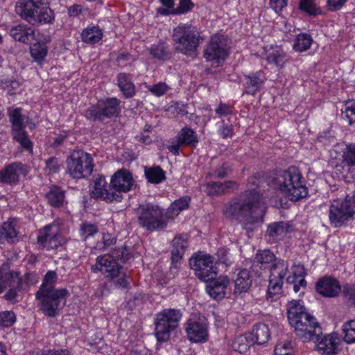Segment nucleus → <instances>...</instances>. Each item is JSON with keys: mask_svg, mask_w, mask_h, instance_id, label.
Segmentation results:
<instances>
[{"mask_svg": "<svg viewBox=\"0 0 355 355\" xmlns=\"http://www.w3.org/2000/svg\"><path fill=\"white\" fill-rule=\"evenodd\" d=\"M261 182L259 175L249 177L248 186H254L255 188H249L224 207V214L227 218H235L243 223V228L248 232L253 231V226L259 218L257 212L260 206V195L256 189Z\"/></svg>", "mask_w": 355, "mask_h": 355, "instance_id": "nucleus-1", "label": "nucleus"}, {"mask_svg": "<svg viewBox=\"0 0 355 355\" xmlns=\"http://www.w3.org/2000/svg\"><path fill=\"white\" fill-rule=\"evenodd\" d=\"M252 270L258 276L262 271L269 270L268 298L282 293L284 279L288 272L286 261L277 259L270 250H258L252 261Z\"/></svg>", "mask_w": 355, "mask_h": 355, "instance_id": "nucleus-2", "label": "nucleus"}, {"mask_svg": "<svg viewBox=\"0 0 355 355\" xmlns=\"http://www.w3.org/2000/svg\"><path fill=\"white\" fill-rule=\"evenodd\" d=\"M58 280L55 271H48L43 279L42 285L35 295L39 300L41 310L47 316L53 318L58 315L66 304L67 299L70 295L67 288L55 289Z\"/></svg>", "mask_w": 355, "mask_h": 355, "instance_id": "nucleus-3", "label": "nucleus"}, {"mask_svg": "<svg viewBox=\"0 0 355 355\" xmlns=\"http://www.w3.org/2000/svg\"><path fill=\"white\" fill-rule=\"evenodd\" d=\"M287 315L291 326L303 343L318 340L321 327L315 318L306 311L301 300H292L288 303Z\"/></svg>", "mask_w": 355, "mask_h": 355, "instance_id": "nucleus-4", "label": "nucleus"}, {"mask_svg": "<svg viewBox=\"0 0 355 355\" xmlns=\"http://www.w3.org/2000/svg\"><path fill=\"white\" fill-rule=\"evenodd\" d=\"M272 182L291 201H299L308 195L306 181L299 168L295 166H290L286 170L277 172Z\"/></svg>", "mask_w": 355, "mask_h": 355, "instance_id": "nucleus-5", "label": "nucleus"}, {"mask_svg": "<svg viewBox=\"0 0 355 355\" xmlns=\"http://www.w3.org/2000/svg\"><path fill=\"white\" fill-rule=\"evenodd\" d=\"M272 182L291 201H299L308 195L306 181L299 168L295 166H290L286 170L277 172Z\"/></svg>", "mask_w": 355, "mask_h": 355, "instance_id": "nucleus-6", "label": "nucleus"}, {"mask_svg": "<svg viewBox=\"0 0 355 355\" xmlns=\"http://www.w3.org/2000/svg\"><path fill=\"white\" fill-rule=\"evenodd\" d=\"M272 182L291 201H299L308 195L306 181L299 168L295 166H290L286 170L277 172Z\"/></svg>", "mask_w": 355, "mask_h": 355, "instance_id": "nucleus-7", "label": "nucleus"}, {"mask_svg": "<svg viewBox=\"0 0 355 355\" xmlns=\"http://www.w3.org/2000/svg\"><path fill=\"white\" fill-rule=\"evenodd\" d=\"M171 40L176 52L188 57H194L204 37L196 26L180 23L173 29Z\"/></svg>", "mask_w": 355, "mask_h": 355, "instance_id": "nucleus-8", "label": "nucleus"}, {"mask_svg": "<svg viewBox=\"0 0 355 355\" xmlns=\"http://www.w3.org/2000/svg\"><path fill=\"white\" fill-rule=\"evenodd\" d=\"M15 12L32 25L53 24L55 20L54 12L42 0H18Z\"/></svg>", "mask_w": 355, "mask_h": 355, "instance_id": "nucleus-9", "label": "nucleus"}, {"mask_svg": "<svg viewBox=\"0 0 355 355\" xmlns=\"http://www.w3.org/2000/svg\"><path fill=\"white\" fill-rule=\"evenodd\" d=\"M135 212L138 225L150 232L162 230L169 223L165 209L155 203L141 204Z\"/></svg>", "mask_w": 355, "mask_h": 355, "instance_id": "nucleus-10", "label": "nucleus"}, {"mask_svg": "<svg viewBox=\"0 0 355 355\" xmlns=\"http://www.w3.org/2000/svg\"><path fill=\"white\" fill-rule=\"evenodd\" d=\"M229 39L222 33H216L210 39L204 51V58L215 67L223 65L230 54Z\"/></svg>", "mask_w": 355, "mask_h": 355, "instance_id": "nucleus-11", "label": "nucleus"}, {"mask_svg": "<svg viewBox=\"0 0 355 355\" xmlns=\"http://www.w3.org/2000/svg\"><path fill=\"white\" fill-rule=\"evenodd\" d=\"M182 317L180 309H164L156 314L155 322V336L158 341L166 342L170 338L171 333L179 324Z\"/></svg>", "mask_w": 355, "mask_h": 355, "instance_id": "nucleus-12", "label": "nucleus"}, {"mask_svg": "<svg viewBox=\"0 0 355 355\" xmlns=\"http://www.w3.org/2000/svg\"><path fill=\"white\" fill-rule=\"evenodd\" d=\"M355 214V196H347L344 200L335 199L331 201L329 209V219L331 226L338 227L343 225Z\"/></svg>", "mask_w": 355, "mask_h": 355, "instance_id": "nucleus-13", "label": "nucleus"}, {"mask_svg": "<svg viewBox=\"0 0 355 355\" xmlns=\"http://www.w3.org/2000/svg\"><path fill=\"white\" fill-rule=\"evenodd\" d=\"M7 290L4 299L15 302L19 292L21 291L19 272L11 268L10 264L4 262L0 266V294Z\"/></svg>", "mask_w": 355, "mask_h": 355, "instance_id": "nucleus-14", "label": "nucleus"}, {"mask_svg": "<svg viewBox=\"0 0 355 355\" xmlns=\"http://www.w3.org/2000/svg\"><path fill=\"white\" fill-rule=\"evenodd\" d=\"M121 101L116 97H107L99 100L96 105L87 108L85 116L94 121H102L105 119L117 117L121 112Z\"/></svg>", "mask_w": 355, "mask_h": 355, "instance_id": "nucleus-15", "label": "nucleus"}, {"mask_svg": "<svg viewBox=\"0 0 355 355\" xmlns=\"http://www.w3.org/2000/svg\"><path fill=\"white\" fill-rule=\"evenodd\" d=\"M93 168V159L91 155L83 150L73 152L67 160V173L75 179L89 176Z\"/></svg>", "mask_w": 355, "mask_h": 355, "instance_id": "nucleus-16", "label": "nucleus"}, {"mask_svg": "<svg viewBox=\"0 0 355 355\" xmlns=\"http://www.w3.org/2000/svg\"><path fill=\"white\" fill-rule=\"evenodd\" d=\"M191 268L196 275L202 281L208 282L217 272L216 262L211 255L199 252L189 260Z\"/></svg>", "mask_w": 355, "mask_h": 355, "instance_id": "nucleus-17", "label": "nucleus"}, {"mask_svg": "<svg viewBox=\"0 0 355 355\" xmlns=\"http://www.w3.org/2000/svg\"><path fill=\"white\" fill-rule=\"evenodd\" d=\"M208 322L202 315L193 314L186 324V333L188 339L193 343H205L208 340Z\"/></svg>", "mask_w": 355, "mask_h": 355, "instance_id": "nucleus-18", "label": "nucleus"}, {"mask_svg": "<svg viewBox=\"0 0 355 355\" xmlns=\"http://www.w3.org/2000/svg\"><path fill=\"white\" fill-rule=\"evenodd\" d=\"M37 243L47 250H50L62 245L65 243V239L58 225L50 224L39 231Z\"/></svg>", "mask_w": 355, "mask_h": 355, "instance_id": "nucleus-19", "label": "nucleus"}, {"mask_svg": "<svg viewBox=\"0 0 355 355\" xmlns=\"http://www.w3.org/2000/svg\"><path fill=\"white\" fill-rule=\"evenodd\" d=\"M111 182L108 184L105 177L103 175H98L94 177L93 186L91 189V197L96 199L105 201L106 202H116L119 198L116 193H113Z\"/></svg>", "mask_w": 355, "mask_h": 355, "instance_id": "nucleus-20", "label": "nucleus"}, {"mask_svg": "<svg viewBox=\"0 0 355 355\" xmlns=\"http://www.w3.org/2000/svg\"><path fill=\"white\" fill-rule=\"evenodd\" d=\"M111 184L113 193H116L119 198L116 202H120L123 198V193H127L132 189L134 180L132 173L127 169L121 168L116 171L111 178Z\"/></svg>", "mask_w": 355, "mask_h": 355, "instance_id": "nucleus-21", "label": "nucleus"}, {"mask_svg": "<svg viewBox=\"0 0 355 355\" xmlns=\"http://www.w3.org/2000/svg\"><path fill=\"white\" fill-rule=\"evenodd\" d=\"M175 138L176 143L167 147L168 150L174 155H178L180 154V148L181 146L194 147L198 142L196 132L188 126L182 128L177 134Z\"/></svg>", "mask_w": 355, "mask_h": 355, "instance_id": "nucleus-22", "label": "nucleus"}, {"mask_svg": "<svg viewBox=\"0 0 355 355\" xmlns=\"http://www.w3.org/2000/svg\"><path fill=\"white\" fill-rule=\"evenodd\" d=\"M188 246V236L179 234L172 241L171 272L176 273L179 265Z\"/></svg>", "mask_w": 355, "mask_h": 355, "instance_id": "nucleus-23", "label": "nucleus"}, {"mask_svg": "<svg viewBox=\"0 0 355 355\" xmlns=\"http://www.w3.org/2000/svg\"><path fill=\"white\" fill-rule=\"evenodd\" d=\"M261 56L270 64L282 67L287 62V55L281 46L266 45L263 48Z\"/></svg>", "mask_w": 355, "mask_h": 355, "instance_id": "nucleus-24", "label": "nucleus"}, {"mask_svg": "<svg viewBox=\"0 0 355 355\" xmlns=\"http://www.w3.org/2000/svg\"><path fill=\"white\" fill-rule=\"evenodd\" d=\"M316 291L326 297H334L341 292V286L339 282L331 277H324L316 283Z\"/></svg>", "mask_w": 355, "mask_h": 355, "instance_id": "nucleus-25", "label": "nucleus"}, {"mask_svg": "<svg viewBox=\"0 0 355 355\" xmlns=\"http://www.w3.org/2000/svg\"><path fill=\"white\" fill-rule=\"evenodd\" d=\"M119 266L117 261L110 254H107L97 257L96 263L92 266V270L94 272L101 271L107 277H109L116 274L117 268Z\"/></svg>", "mask_w": 355, "mask_h": 355, "instance_id": "nucleus-26", "label": "nucleus"}, {"mask_svg": "<svg viewBox=\"0 0 355 355\" xmlns=\"http://www.w3.org/2000/svg\"><path fill=\"white\" fill-rule=\"evenodd\" d=\"M243 86L248 94L254 96L260 91L261 87L266 80L263 71H257L244 76Z\"/></svg>", "mask_w": 355, "mask_h": 355, "instance_id": "nucleus-27", "label": "nucleus"}, {"mask_svg": "<svg viewBox=\"0 0 355 355\" xmlns=\"http://www.w3.org/2000/svg\"><path fill=\"white\" fill-rule=\"evenodd\" d=\"M211 281L207 285V291L214 299H223L225 294L230 280L226 276H220L216 279H211Z\"/></svg>", "mask_w": 355, "mask_h": 355, "instance_id": "nucleus-28", "label": "nucleus"}, {"mask_svg": "<svg viewBox=\"0 0 355 355\" xmlns=\"http://www.w3.org/2000/svg\"><path fill=\"white\" fill-rule=\"evenodd\" d=\"M9 34L15 41L24 44H28L35 39V30L24 24L11 27Z\"/></svg>", "mask_w": 355, "mask_h": 355, "instance_id": "nucleus-29", "label": "nucleus"}, {"mask_svg": "<svg viewBox=\"0 0 355 355\" xmlns=\"http://www.w3.org/2000/svg\"><path fill=\"white\" fill-rule=\"evenodd\" d=\"M322 332L318 336V340H312L318 343V350L324 355H334L338 352L339 339L337 336L333 335H327L320 339Z\"/></svg>", "mask_w": 355, "mask_h": 355, "instance_id": "nucleus-30", "label": "nucleus"}, {"mask_svg": "<svg viewBox=\"0 0 355 355\" xmlns=\"http://www.w3.org/2000/svg\"><path fill=\"white\" fill-rule=\"evenodd\" d=\"M232 173V168L228 162L225 160L214 159L211 161L210 170L207 173L206 178L211 179L225 178Z\"/></svg>", "mask_w": 355, "mask_h": 355, "instance_id": "nucleus-31", "label": "nucleus"}, {"mask_svg": "<svg viewBox=\"0 0 355 355\" xmlns=\"http://www.w3.org/2000/svg\"><path fill=\"white\" fill-rule=\"evenodd\" d=\"M117 86L125 98H130L136 94L132 76L130 73H119L116 76Z\"/></svg>", "mask_w": 355, "mask_h": 355, "instance_id": "nucleus-32", "label": "nucleus"}, {"mask_svg": "<svg viewBox=\"0 0 355 355\" xmlns=\"http://www.w3.org/2000/svg\"><path fill=\"white\" fill-rule=\"evenodd\" d=\"M290 232H291V226L287 222H275L268 225L266 235L272 241H277Z\"/></svg>", "mask_w": 355, "mask_h": 355, "instance_id": "nucleus-33", "label": "nucleus"}, {"mask_svg": "<svg viewBox=\"0 0 355 355\" xmlns=\"http://www.w3.org/2000/svg\"><path fill=\"white\" fill-rule=\"evenodd\" d=\"M45 198L51 207L60 208L65 202V191L58 186L52 185L46 193Z\"/></svg>", "mask_w": 355, "mask_h": 355, "instance_id": "nucleus-34", "label": "nucleus"}, {"mask_svg": "<svg viewBox=\"0 0 355 355\" xmlns=\"http://www.w3.org/2000/svg\"><path fill=\"white\" fill-rule=\"evenodd\" d=\"M236 182L232 180H227L224 182L211 181L205 186V192L209 196L225 194L229 189H232Z\"/></svg>", "mask_w": 355, "mask_h": 355, "instance_id": "nucleus-35", "label": "nucleus"}, {"mask_svg": "<svg viewBox=\"0 0 355 355\" xmlns=\"http://www.w3.org/2000/svg\"><path fill=\"white\" fill-rule=\"evenodd\" d=\"M22 170L23 165L20 163L9 164L0 171V181L9 184L16 183Z\"/></svg>", "mask_w": 355, "mask_h": 355, "instance_id": "nucleus-36", "label": "nucleus"}, {"mask_svg": "<svg viewBox=\"0 0 355 355\" xmlns=\"http://www.w3.org/2000/svg\"><path fill=\"white\" fill-rule=\"evenodd\" d=\"M253 344L263 345L268 342L270 338V330L268 327L264 323H259L254 326L253 329L248 334Z\"/></svg>", "mask_w": 355, "mask_h": 355, "instance_id": "nucleus-37", "label": "nucleus"}, {"mask_svg": "<svg viewBox=\"0 0 355 355\" xmlns=\"http://www.w3.org/2000/svg\"><path fill=\"white\" fill-rule=\"evenodd\" d=\"M191 198L188 196H183L174 202L165 209L168 221L173 220L179 214L189 208Z\"/></svg>", "mask_w": 355, "mask_h": 355, "instance_id": "nucleus-38", "label": "nucleus"}, {"mask_svg": "<svg viewBox=\"0 0 355 355\" xmlns=\"http://www.w3.org/2000/svg\"><path fill=\"white\" fill-rule=\"evenodd\" d=\"M252 285L250 271L247 269L240 270L234 279V293H242L246 292Z\"/></svg>", "mask_w": 355, "mask_h": 355, "instance_id": "nucleus-39", "label": "nucleus"}, {"mask_svg": "<svg viewBox=\"0 0 355 355\" xmlns=\"http://www.w3.org/2000/svg\"><path fill=\"white\" fill-rule=\"evenodd\" d=\"M103 31L98 26H89L83 30L81 39L84 43L94 44L98 43L103 37Z\"/></svg>", "mask_w": 355, "mask_h": 355, "instance_id": "nucleus-40", "label": "nucleus"}, {"mask_svg": "<svg viewBox=\"0 0 355 355\" xmlns=\"http://www.w3.org/2000/svg\"><path fill=\"white\" fill-rule=\"evenodd\" d=\"M150 55L153 58L165 61L171 58V51L166 43H158L151 45L148 49Z\"/></svg>", "mask_w": 355, "mask_h": 355, "instance_id": "nucleus-41", "label": "nucleus"}, {"mask_svg": "<svg viewBox=\"0 0 355 355\" xmlns=\"http://www.w3.org/2000/svg\"><path fill=\"white\" fill-rule=\"evenodd\" d=\"M144 174L147 181L151 184H157L166 180V173L159 166L144 168Z\"/></svg>", "mask_w": 355, "mask_h": 355, "instance_id": "nucleus-42", "label": "nucleus"}, {"mask_svg": "<svg viewBox=\"0 0 355 355\" xmlns=\"http://www.w3.org/2000/svg\"><path fill=\"white\" fill-rule=\"evenodd\" d=\"M18 236V232L10 221L3 223L0 227V243H12Z\"/></svg>", "mask_w": 355, "mask_h": 355, "instance_id": "nucleus-43", "label": "nucleus"}, {"mask_svg": "<svg viewBox=\"0 0 355 355\" xmlns=\"http://www.w3.org/2000/svg\"><path fill=\"white\" fill-rule=\"evenodd\" d=\"M13 139L19 143L25 150L31 153L33 151V143L31 141L25 128L12 130Z\"/></svg>", "mask_w": 355, "mask_h": 355, "instance_id": "nucleus-44", "label": "nucleus"}, {"mask_svg": "<svg viewBox=\"0 0 355 355\" xmlns=\"http://www.w3.org/2000/svg\"><path fill=\"white\" fill-rule=\"evenodd\" d=\"M253 345L252 340L248 334L240 335L236 337L232 342V349L240 354L245 353L251 345Z\"/></svg>", "mask_w": 355, "mask_h": 355, "instance_id": "nucleus-45", "label": "nucleus"}, {"mask_svg": "<svg viewBox=\"0 0 355 355\" xmlns=\"http://www.w3.org/2000/svg\"><path fill=\"white\" fill-rule=\"evenodd\" d=\"M313 39L309 34H298L294 41L293 48L295 51L303 52L310 49Z\"/></svg>", "mask_w": 355, "mask_h": 355, "instance_id": "nucleus-46", "label": "nucleus"}, {"mask_svg": "<svg viewBox=\"0 0 355 355\" xmlns=\"http://www.w3.org/2000/svg\"><path fill=\"white\" fill-rule=\"evenodd\" d=\"M8 115L10 121L12 123V130L25 128L24 116L22 114V109L21 107L9 109Z\"/></svg>", "mask_w": 355, "mask_h": 355, "instance_id": "nucleus-47", "label": "nucleus"}, {"mask_svg": "<svg viewBox=\"0 0 355 355\" xmlns=\"http://www.w3.org/2000/svg\"><path fill=\"white\" fill-rule=\"evenodd\" d=\"M31 54L33 59L40 63L47 54V47L44 43L37 42L31 46Z\"/></svg>", "mask_w": 355, "mask_h": 355, "instance_id": "nucleus-48", "label": "nucleus"}, {"mask_svg": "<svg viewBox=\"0 0 355 355\" xmlns=\"http://www.w3.org/2000/svg\"><path fill=\"white\" fill-rule=\"evenodd\" d=\"M344 340L347 343H355V320L345 322L343 326Z\"/></svg>", "mask_w": 355, "mask_h": 355, "instance_id": "nucleus-49", "label": "nucleus"}, {"mask_svg": "<svg viewBox=\"0 0 355 355\" xmlns=\"http://www.w3.org/2000/svg\"><path fill=\"white\" fill-rule=\"evenodd\" d=\"M16 322V315L12 311L0 312V328H8Z\"/></svg>", "mask_w": 355, "mask_h": 355, "instance_id": "nucleus-50", "label": "nucleus"}, {"mask_svg": "<svg viewBox=\"0 0 355 355\" xmlns=\"http://www.w3.org/2000/svg\"><path fill=\"white\" fill-rule=\"evenodd\" d=\"M80 236L84 240L94 236L98 232L96 225L92 223H83L80 227Z\"/></svg>", "mask_w": 355, "mask_h": 355, "instance_id": "nucleus-51", "label": "nucleus"}, {"mask_svg": "<svg viewBox=\"0 0 355 355\" xmlns=\"http://www.w3.org/2000/svg\"><path fill=\"white\" fill-rule=\"evenodd\" d=\"M343 162L347 165H355V144H349L343 150Z\"/></svg>", "mask_w": 355, "mask_h": 355, "instance_id": "nucleus-52", "label": "nucleus"}, {"mask_svg": "<svg viewBox=\"0 0 355 355\" xmlns=\"http://www.w3.org/2000/svg\"><path fill=\"white\" fill-rule=\"evenodd\" d=\"M300 8L311 15H317L320 11L316 8L314 0H301L300 3Z\"/></svg>", "mask_w": 355, "mask_h": 355, "instance_id": "nucleus-53", "label": "nucleus"}, {"mask_svg": "<svg viewBox=\"0 0 355 355\" xmlns=\"http://www.w3.org/2000/svg\"><path fill=\"white\" fill-rule=\"evenodd\" d=\"M116 273L115 275L110 276L108 278L112 279L116 285L122 288H127L129 285L128 277L121 271V266L117 268V272Z\"/></svg>", "mask_w": 355, "mask_h": 355, "instance_id": "nucleus-54", "label": "nucleus"}, {"mask_svg": "<svg viewBox=\"0 0 355 355\" xmlns=\"http://www.w3.org/2000/svg\"><path fill=\"white\" fill-rule=\"evenodd\" d=\"M343 295L349 304L355 306V284L345 285L343 288Z\"/></svg>", "mask_w": 355, "mask_h": 355, "instance_id": "nucleus-55", "label": "nucleus"}, {"mask_svg": "<svg viewBox=\"0 0 355 355\" xmlns=\"http://www.w3.org/2000/svg\"><path fill=\"white\" fill-rule=\"evenodd\" d=\"M146 87L152 94L156 96H162L164 95L170 89V87L163 82H159L157 84L147 86Z\"/></svg>", "mask_w": 355, "mask_h": 355, "instance_id": "nucleus-56", "label": "nucleus"}, {"mask_svg": "<svg viewBox=\"0 0 355 355\" xmlns=\"http://www.w3.org/2000/svg\"><path fill=\"white\" fill-rule=\"evenodd\" d=\"M110 254L116 261L121 260L123 262L128 261L131 257L128 249L124 245L114 249Z\"/></svg>", "mask_w": 355, "mask_h": 355, "instance_id": "nucleus-57", "label": "nucleus"}, {"mask_svg": "<svg viewBox=\"0 0 355 355\" xmlns=\"http://www.w3.org/2000/svg\"><path fill=\"white\" fill-rule=\"evenodd\" d=\"M343 115L347 119L350 125L355 123V101H348L345 104Z\"/></svg>", "mask_w": 355, "mask_h": 355, "instance_id": "nucleus-58", "label": "nucleus"}, {"mask_svg": "<svg viewBox=\"0 0 355 355\" xmlns=\"http://www.w3.org/2000/svg\"><path fill=\"white\" fill-rule=\"evenodd\" d=\"M194 6L191 0H180L178 7L174 9V12L175 15L186 14L191 11Z\"/></svg>", "mask_w": 355, "mask_h": 355, "instance_id": "nucleus-59", "label": "nucleus"}, {"mask_svg": "<svg viewBox=\"0 0 355 355\" xmlns=\"http://www.w3.org/2000/svg\"><path fill=\"white\" fill-rule=\"evenodd\" d=\"M21 291L25 290L31 285H33L37 282L36 275L33 273H26L23 277L21 276Z\"/></svg>", "mask_w": 355, "mask_h": 355, "instance_id": "nucleus-60", "label": "nucleus"}, {"mask_svg": "<svg viewBox=\"0 0 355 355\" xmlns=\"http://www.w3.org/2000/svg\"><path fill=\"white\" fill-rule=\"evenodd\" d=\"M220 136L223 139L232 138L234 134L232 124H223L218 130Z\"/></svg>", "mask_w": 355, "mask_h": 355, "instance_id": "nucleus-61", "label": "nucleus"}, {"mask_svg": "<svg viewBox=\"0 0 355 355\" xmlns=\"http://www.w3.org/2000/svg\"><path fill=\"white\" fill-rule=\"evenodd\" d=\"M233 111V107L227 104L220 103L218 107L216 109V114L218 117L226 116L231 114Z\"/></svg>", "mask_w": 355, "mask_h": 355, "instance_id": "nucleus-62", "label": "nucleus"}, {"mask_svg": "<svg viewBox=\"0 0 355 355\" xmlns=\"http://www.w3.org/2000/svg\"><path fill=\"white\" fill-rule=\"evenodd\" d=\"M46 166L49 173H55L60 169V163L58 158L51 157L46 161Z\"/></svg>", "mask_w": 355, "mask_h": 355, "instance_id": "nucleus-63", "label": "nucleus"}, {"mask_svg": "<svg viewBox=\"0 0 355 355\" xmlns=\"http://www.w3.org/2000/svg\"><path fill=\"white\" fill-rule=\"evenodd\" d=\"M347 0H327V6L329 10L336 11L343 7Z\"/></svg>", "mask_w": 355, "mask_h": 355, "instance_id": "nucleus-64", "label": "nucleus"}]
</instances>
